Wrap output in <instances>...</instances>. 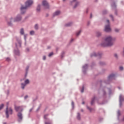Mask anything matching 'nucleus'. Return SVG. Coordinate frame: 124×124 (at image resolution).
Segmentation results:
<instances>
[{
  "mask_svg": "<svg viewBox=\"0 0 124 124\" xmlns=\"http://www.w3.org/2000/svg\"><path fill=\"white\" fill-rule=\"evenodd\" d=\"M30 34H31V35H33V34H34V31H31L30 32Z\"/></svg>",
  "mask_w": 124,
  "mask_h": 124,
  "instance_id": "17",
  "label": "nucleus"
},
{
  "mask_svg": "<svg viewBox=\"0 0 124 124\" xmlns=\"http://www.w3.org/2000/svg\"><path fill=\"white\" fill-rule=\"evenodd\" d=\"M120 30L118 29H115V31H116V32H118V31H119Z\"/></svg>",
  "mask_w": 124,
  "mask_h": 124,
  "instance_id": "30",
  "label": "nucleus"
},
{
  "mask_svg": "<svg viewBox=\"0 0 124 124\" xmlns=\"http://www.w3.org/2000/svg\"><path fill=\"white\" fill-rule=\"evenodd\" d=\"M42 4L45 8H49V4H48V2H47L46 1L44 0L42 2Z\"/></svg>",
  "mask_w": 124,
  "mask_h": 124,
  "instance_id": "9",
  "label": "nucleus"
},
{
  "mask_svg": "<svg viewBox=\"0 0 124 124\" xmlns=\"http://www.w3.org/2000/svg\"><path fill=\"white\" fill-rule=\"evenodd\" d=\"M71 41H73V39H72V40H71Z\"/></svg>",
  "mask_w": 124,
  "mask_h": 124,
  "instance_id": "51",
  "label": "nucleus"
},
{
  "mask_svg": "<svg viewBox=\"0 0 124 124\" xmlns=\"http://www.w3.org/2000/svg\"><path fill=\"white\" fill-rule=\"evenodd\" d=\"M106 23L107 25L105 26V31L107 32H109V31H111V28H110V22L109 21V20H107Z\"/></svg>",
  "mask_w": 124,
  "mask_h": 124,
  "instance_id": "4",
  "label": "nucleus"
},
{
  "mask_svg": "<svg viewBox=\"0 0 124 124\" xmlns=\"http://www.w3.org/2000/svg\"><path fill=\"white\" fill-rule=\"evenodd\" d=\"M72 105L73 107L74 106V102H72Z\"/></svg>",
  "mask_w": 124,
  "mask_h": 124,
  "instance_id": "38",
  "label": "nucleus"
},
{
  "mask_svg": "<svg viewBox=\"0 0 124 124\" xmlns=\"http://www.w3.org/2000/svg\"><path fill=\"white\" fill-rule=\"evenodd\" d=\"M15 109L16 112H22L23 110V107L22 106H16Z\"/></svg>",
  "mask_w": 124,
  "mask_h": 124,
  "instance_id": "6",
  "label": "nucleus"
},
{
  "mask_svg": "<svg viewBox=\"0 0 124 124\" xmlns=\"http://www.w3.org/2000/svg\"><path fill=\"white\" fill-rule=\"evenodd\" d=\"M123 55H124V48L123 49Z\"/></svg>",
  "mask_w": 124,
  "mask_h": 124,
  "instance_id": "45",
  "label": "nucleus"
},
{
  "mask_svg": "<svg viewBox=\"0 0 124 124\" xmlns=\"http://www.w3.org/2000/svg\"><path fill=\"white\" fill-rule=\"evenodd\" d=\"M47 117H48V115H47V114H46V115H44V119H45V120H47Z\"/></svg>",
  "mask_w": 124,
  "mask_h": 124,
  "instance_id": "26",
  "label": "nucleus"
},
{
  "mask_svg": "<svg viewBox=\"0 0 124 124\" xmlns=\"http://www.w3.org/2000/svg\"><path fill=\"white\" fill-rule=\"evenodd\" d=\"M78 4H79V3H78V2L76 3V4H75V5L74 7V8H76V7H77V6H78Z\"/></svg>",
  "mask_w": 124,
  "mask_h": 124,
  "instance_id": "23",
  "label": "nucleus"
},
{
  "mask_svg": "<svg viewBox=\"0 0 124 124\" xmlns=\"http://www.w3.org/2000/svg\"><path fill=\"white\" fill-rule=\"evenodd\" d=\"M61 14V12L60 11H57L53 14V16H58V15H60Z\"/></svg>",
  "mask_w": 124,
  "mask_h": 124,
  "instance_id": "12",
  "label": "nucleus"
},
{
  "mask_svg": "<svg viewBox=\"0 0 124 124\" xmlns=\"http://www.w3.org/2000/svg\"><path fill=\"white\" fill-rule=\"evenodd\" d=\"M4 106V105L3 104H1L0 106V110H1V109H2V108H3V107Z\"/></svg>",
  "mask_w": 124,
  "mask_h": 124,
  "instance_id": "20",
  "label": "nucleus"
},
{
  "mask_svg": "<svg viewBox=\"0 0 124 124\" xmlns=\"http://www.w3.org/2000/svg\"><path fill=\"white\" fill-rule=\"evenodd\" d=\"M35 30H37L38 29V25L37 24L35 25Z\"/></svg>",
  "mask_w": 124,
  "mask_h": 124,
  "instance_id": "28",
  "label": "nucleus"
},
{
  "mask_svg": "<svg viewBox=\"0 0 124 124\" xmlns=\"http://www.w3.org/2000/svg\"><path fill=\"white\" fill-rule=\"evenodd\" d=\"M31 110H32V109H30V112L31 111Z\"/></svg>",
  "mask_w": 124,
  "mask_h": 124,
  "instance_id": "48",
  "label": "nucleus"
},
{
  "mask_svg": "<svg viewBox=\"0 0 124 124\" xmlns=\"http://www.w3.org/2000/svg\"><path fill=\"white\" fill-rule=\"evenodd\" d=\"M12 20H13V18H11L10 19V21L12 22Z\"/></svg>",
  "mask_w": 124,
  "mask_h": 124,
  "instance_id": "42",
  "label": "nucleus"
},
{
  "mask_svg": "<svg viewBox=\"0 0 124 124\" xmlns=\"http://www.w3.org/2000/svg\"><path fill=\"white\" fill-rule=\"evenodd\" d=\"M124 100V96H123L122 95H120L119 96V101H120V106H122V102H123Z\"/></svg>",
  "mask_w": 124,
  "mask_h": 124,
  "instance_id": "10",
  "label": "nucleus"
},
{
  "mask_svg": "<svg viewBox=\"0 0 124 124\" xmlns=\"http://www.w3.org/2000/svg\"><path fill=\"white\" fill-rule=\"evenodd\" d=\"M81 30H80L79 31H78L77 33V36H78V35H79V34H80V33H81Z\"/></svg>",
  "mask_w": 124,
  "mask_h": 124,
  "instance_id": "24",
  "label": "nucleus"
},
{
  "mask_svg": "<svg viewBox=\"0 0 124 124\" xmlns=\"http://www.w3.org/2000/svg\"><path fill=\"white\" fill-rule=\"evenodd\" d=\"M112 7H116V4L115 3L113 4V5H112Z\"/></svg>",
  "mask_w": 124,
  "mask_h": 124,
  "instance_id": "37",
  "label": "nucleus"
},
{
  "mask_svg": "<svg viewBox=\"0 0 124 124\" xmlns=\"http://www.w3.org/2000/svg\"><path fill=\"white\" fill-rule=\"evenodd\" d=\"M82 104H85V102H82Z\"/></svg>",
  "mask_w": 124,
  "mask_h": 124,
  "instance_id": "46",
  "label": "nucleus"
},
{
  "mask_svg": "<svg viewBox=\"0 0 124 124\" xmlns=\"http://www.w3.org/2000/svg\"><path fill=\"white\" fill-rule=\"evenodd\" d=\"M24 98H25V99H27V98H28V96H25L24 97Z\"/></svg>",
  "mask_w": 124,
  "mask_h": 124,
  "instance_id": "40",
  "label": "nucleus"
},
{
  "mask_svg": "<svg viewBox=\"0 0 124 124\" xmlns=\"http://www.w3.org/2000/svg\"><path fill=\"white\" fill-rule=\"evenodd\" d=\"M77 119L78 120H80V113H78Z\"/></svg>",
  "mask_w": 124,
  "mask_h": 124,
  "instance_id": "21",
  "label": "nucleus"
},
{
  "mask_svg": "<svg viewBox=\"0 0 124 124\" xmlns=\"http://www.w3.org/2000/svg\"><path fill=\"white\" fill-rule=\"evenodd\" d=\"M94 100H95V97H93L91 101V105H93L94 103Z\"/></svg>",
  "mask_w": 124,
  "mask_h": 124,
  "instance_id": "13",
  "label": "nucleus"
},
{
  "mask_svg": "<svg viewBox=\"0 0 124 124\" xmlns=\"http://www.w3.org/2000/svg\"><path fill=\"white\" fill-rule=\"evenodd\" d=\"M83 68H88V64H85L84 66H83Z\"/></svg>",
  "mask_w": 124,
  "mask_h": 124,
  "instance_id": "27",
  "label": "nucleus"
},
{
  "mask_svg": "<svg viewBox=\"0 0 124 124\" xmlns=\"http://www.w3.org/2000/svg\"><path fill=\"white\" fill-rule=\"evenodd\" d=\"M65 0H63V1H64Z\"/></svg>",
  "mask_w": 124,
  "mask_h": 124,
  "instance_id": "53",
  "label": "nucleus"
},
{
  "mask_svg": "<svg viewBox=\"0 0 124 124\" xmlns=\"http://www.w3.org/2000/svg\"><path fill=\"white\" fill-rule=\"evenodd\" d=\"M110 18H112V21H114V19H113V16L110 15Z\"/></svg>",
  "mask_w": 124,
  "mask_h": 124,
  "instance_id": "34",
  "label": "nucleus"
},
{
  "mask_svg": "<svg viewBox=\"0 0 124 124\" xmlns=\"http://www.w3.org/2000/svg\"><path fill=\"white\" fill-rule=\"evenodd\" d=\"M81 93H84V86L82 87V88L81 90Z\"/></svg>",
  "mask_w": 124,
  "mask_h": 124,
  "instance_id": "31",
  "label": "nucleus"
},
{
  "mask_svg": "<svg viewBox=\"0 0 124 124\" xmlns=\"http://www.w3.org/2000/svg\"><path fill=\"white\" fill-rule=\"evenodd\" d=\"M96 35L97 36H100V35H101V33L100 32H98L96 33Z\"/></svg>",
  "mask_w": 124,
  "mask_h": 124,
  "instance_id": "19",
  "label": "nucleus"
},
{
  "mask_svg": "<svg viewBox=\"0 0 124 124\" xmlns=\"http://www.w3.org/2000/svg\"><path fill=\"white\" fill-rule=\"evenodd\" d=\"M45 124H51V122H50V121H45Z\"/></svg>",
  "mask_w": 124,
  "mask_h": 124,
  "instance_id": "22",
  "label": "nucleus"
},
{
  "mask_svg": "<svg viewBox=\"0 0 124 124\" xmlns=\"http://www.w3.org/2000/svg\"><path fill=\"white\" fill-rule=\"evenodd\" d=\"M96 53H93V55H91V57H96Z\"/></svg>",
  "mask_w": 124,
  "mask_h": 124,
  "instance_id": "29",
  "label": "nucleus"
},
{
  "mask_svg": "<svg viewBox=\"0 0 124 124\" xmlns=\"http://www.w3.org/2000/svg\"><path fill=\"white\" fill-rule=\"evenodd\" d=\"M123 69H124V67H123L122 66L120 67V70H123Z\"/></svg>",
  "mask_w": 124,
  "mask_h": 124,
  "instance_id": "33",
  "label": "nucleus"
},
{
  "mask_svg": "<svg viewBox=\"0 0 124 124\" xmlns=\"http://www.w3.org/2000/svg\"><path fill=\"white\" fill-rule=\"evenodd\" d=\"M28 68H29V67H27V70H28Z\"/></svg>",
  "mask_w": 124,
  "mask_h": 124,
  "instance_id": "52",
  "label": "nucleus"
},
{
  "mask_svg": "<svg viewBox=\"0 0 124 124\" xmlns=\"http://www.w3.org/2000/svg\"><path fill=\"white\" fill-rule=\"evenodd\" d=\"M28 84H30V80L29 79H26L25 81V84L24 83H21V88L22 90H24V89H25V87H26V86L27 85H28Z\"/></svg>",
  "mask_w": 124,
  "mask_h": 124,
  "instance_id": "5",
  "label": "nucleus"
},
{
  "mask_svg": "<svg viewBox=\"0 0 124 124\" xmlns=\"http://www.w3.org/2000/svg\"><path fill=\"white\" fill-rule=\"evenodd\" d=\"M82 112H83V110H81Z\"/></svg>",
  "mask_w": 124,
  "mask_h": 124,
  "instance_id": "54",
  "label": "nucleus"
},
{
  "mask_svg": "<svg viewBox=\"0 0 124 124\" xmlns=\"http://www.w3.org/2000/svg\"><path fill=\"white\" fill-rule=\"evenodd\" d=\"M17 117L18 118V122H22V120H23V114H22V112H18L17 114Z\"/></svg>",
  "mask_w": 124,
  "mask_h": 124,
  "instance_id": "7",
  "label": "nucleus"
},
{
  "mask_svg": "<svg viewBox=\"0 0 124 124\" xmlns=\"http://www.w3.org/2000/svg\"><path fill=\"white\" fill-rule=\"evenodd\" d=\"M71 24H72V23H69L66 24V27H70V26H71Z\"/></svg>",
  "mask_w": 124,
  "mask_h": 124,
  "instance_id": "18",
  "label": "nucleus"
},
{
  "mask_svg": "<svg viewBox=\"0 0 124 124\" xmlns=\"http://www.w3.org/2000/svg\"><path fill=\"white\" fill-rule=\"evenodd\" d=\"M43 60H44V61H45V60H46V56H44V57H43Z\"/></svg>",
  "mask_w": 124,
  "mask_h": 124,
  "instance_id": "36",
  "label": "nucleus"
},
{
  "mask_svg": "<svg viewBox=\"0 0 124 124\" xmlns=\"http://www.w3.org/2000/svg\"><path fill=\"white\" fill-rule=\"evenodd\" d=\"M3 124H6V123H4Z\"/></svg>",
  "mask_w": 124,
  "mask_h": 124,
  "instance_id": "50",
  "label": "nucleus"
},
{
  "mask_svg": "<svg viewBox=\"0 0 124 124\" xmlns=\"http://www.w3.org/2000/svg\"><path fill=\"white\" fill-rule=\"evenodd\" d=\"M92 17H93V16L92 15V14H91L90 16V18H92Z\"/></svg>",
  "mask_w": 124,
  "mask_h": 124,
  "instance_id": "43",
  "label": "nucleus"
},
{
  "mask_svg": "<svg viewBox=\"0 0 124 124\" xmlns=\"http://www.w3.org/2000/svg\"><path fill=\"white\" fill-rule=\"evenodd\" d=\"M115 39L112 38L111 36H108L105 39L104 42L102 43L104 47L113 46Z\"/></svg>",
  "mask_w": 124,
  "mask_h": 124,
  "instance_id": "1",
  "label": "nucleus"
},
{
  "mask_svg": "<svg viewBox=\"0 0 124 124\" xmlns=\"http://www.w3.org/2000/svg\"><path fill=\"white\" fill-rule=\"evenodd\" d=\"M114 78H115V75H114V74H110L108 77V80H112L113 79H114Z\"/></svg>",
  "mask_w": 124,
  "mask_h": 124,
  "instance_id": "11",
  "label": "nucleus"
},
{
  "mask_svg": "<svg viewBox=\"0 0 124 124\" xmlns=\"http://www.w3.org/2000/svg\"><path fill=\"white\" fill-rule=\"evenodd\" d=\"M25 39H26V35H24Z\"/></svg>",
  "mask_w": 124,
  "mask_h": 124,
  "instance_id": "47",
  "label": "nucleus"
},
{
  "mask_svg": "<svg viewBox=\"0 0 124 124\" xmlns=\"http://www.w3.org/2000/svg\"><path fill=\"white\" fill-rule=\"evenodd\" d=\"M22 20V17L20 15H18L14 19V22H19Z\"/></svg>",
  "mask_w": 124,
  "mask_h": 124,
  "instance_id": "8",
  "label": "nucleus"
},
{
  "mask_svg": "<svg viewBox=\"0 0 124 124\" xmlns=\"http://www.w3.org/2000/svg\"><path fill=\"white\" fill-rule=\"evenodd\" d=\"M76 0H73V2H74L76 1Z\"/></svg>",
  "mask_w": 124,
  "mask_h": 124,
  "instance_id": "44",
  "label": "nucleus"
},
{
  "mask_svg": "<svg viewBox=\"0 0 124 124\" xmlns=\"http://www.w3.org/2000/svg\"><path fill=\"white\" fill-rule=\"evenodd\" d=\"M18 44H19L20 47H21V43H20V42H19V43H18Z\"/></svg>",
  "mask_w": 124,
  "mask_h": 124,
  "instance_id": "41",
  "label": "nucleus"
},
{
  "mask_svg": "<svg viewBox=\"0 0 124 124\" xmlns=\"http://www.w3.org/2000/svg\"><path fill=\"white\" fill-rule=\"evenodd\" d=\"M6 61H7L8 62H9V61H10V59L9 58H6Z\"/></svg>",
  "mask_w": 124,
  "mask_h": 124,
  "instance_id": "35",
  "label": "nucleus"
},
{
  "mask_svg": "<svg viewBox=\"0 0 124 124\" xmlns=\"http://www.w3.org/2000/svg\"><path fill=\"white\" fill-rule=\"evenodd\" d=\"M114 57H115V58H116V59L118 58V54H114Z\"/></svg>",
  "mask_w": 124,
  "mask_h": 124,
  "instance_id": "32",
  "label": "nucleus"
},
{
  "mask_svg": "<svg viewBox=\"0 0 124 124\" xmlns=\"http://www.w3.org/2000/svg\"><path fill=\"white\" fill-rule=\"evenodd\" d=\"M8 24L9 25V26H11V23L10 22H8Z\"/></svg>",
  "mask_w": 124,
  "mask_h": 124,
  "instance_id": "39",
  "label": "nucleus"
},
{
  "mask_svg": "<svg viewBox=\"0 0 124 124\" xmlns=\"http://www.w3.org/2000/svg\"><path fill=\"white\" fill-rule=\"evenodd\" d=\"M13 113V110L11 108H8V106H7V108L5 111L6 117L7 119L9 118V115H12Z\"/></svg>",
  "mask_w": 124,
  "mask_h": 124,
  "instance_id": "3",
  "label": "nucleus"
},
{
  "mask_svg": "<svg viewBox=\"0 0 124 124\" xmlns=\"http://www.w3.org/2000/svg\"><path fill=\"white\" fill-rule=\"evenodd\" d=\"M16 45V46L17 47L18 46L17 45V44Z\"/></svg>",
  "mask_w": 124,
  "mask_h": 124,
  "instance_id": "49",
  "label": "nucleus"
},
{
  "mask_svg": "<svg viewBox=\"0 0 124 124\" xmlns=\"http://www.w3.org/2000/svg\"><path fill=\"white\" fill-rule=\"evenodd\" d=\"M53 55H54V53H53V52H51V53H49V54L48 55V57H52V56H53Z\"/></svg>",
  "mask_w": 124,
  "mask_h": 124,
  "instance_id": "25",
  "label": "nucleus"
},
{
  "mask_svg": "<svg viewBox=\"0 0 124 124\" xmlns=\"http://www.w3.org/2000/svg\"><path fill=\"white\" fill-rule=\"evenodd\" d=\"M87 109H89V110L90 111V112H93V109L90 108L89 107H87Z\"/></svg>",
  "mask_w": 124,
  "mask_h": 124,
  "instance_id": "16",
  "label": "nucleus"
},
{
  "mask_svg": "<svg viewBox=\"0 0 124 124\" xmlns=\"http://www.w3.org/2000/svg\"><path fill=\"white\" fill-rule=\"evenodd\" d=\"M37 11H40V5H39L37 7Z\"/></svg>",
  "mask_w": 124,
  "mask_h": 124,
  "instance_id": "14",
  "label": "nucleus"
},
{
  "mask_svg": "<svg viewBox=\"0 0 124 124\" xmlns=\"http://www.w3.org/2000/svg\"><path fill=\"white\" fill-rule=\"evenodd\" d=\"M20 33H21V34H24V29H21L20 30Z\"/></svg>",
  "mask_w": 124,
  "mask_h": 124,
  "instance_id": "15",
  "label": "nucleus"
},
{
  "mask_svg": "<svg viewBox=\"0 0 124 124\" xmlns=\"http://www.w3.org/2000/svg\"><path fill=\"white\" fill-rule=\"evenodd\" d=\"M33 3V1L31 0H28L26 2H25V6L24 7V6H21V12L22 14H24L25 12H23L24 10L27 9L29 6L30 5H31Z\"/></svg>",
  "mask_w": 124,
  "mask_h": 124,
  "instance_id": "2",
  "label": "nucleus"
}]
</instances>
